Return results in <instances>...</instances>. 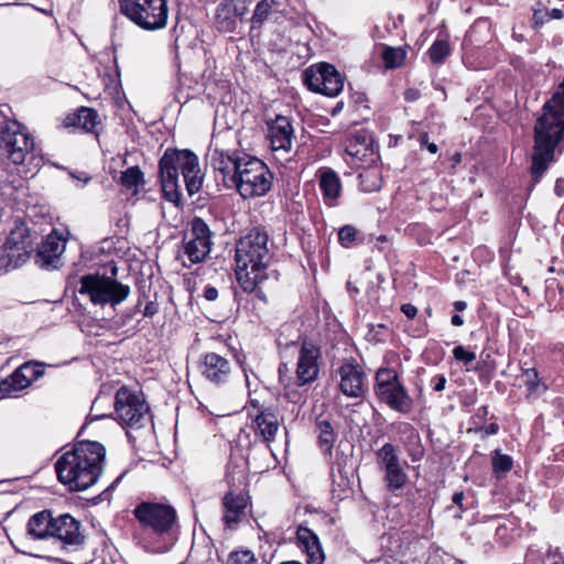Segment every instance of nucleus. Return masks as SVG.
Here are the masks:
<instances>
[{
	"label": "nucleus",
	"mask_w": 564,
	"mask_h": 564,
	"mask_svg": "<svg viewBox=\"0 0 564 564\" xmlns=\"http://www.w3.org/2000/svg\"><path fill=\"white\" fill-rule=\"evenodd\" d=\"M269 236L259 228H252L236 245V278L240 288L247 293L267 302L261 284L268 279V265L271 260Z\"/></svg>",
	"instance_id": "obj_1"
},
{
	"label": "nucleus",
	"mask_w": 564,
	"mask_h": 564,
	"mask_svg": "<svg viewBox=\"0 0 564 564\" xmlns=\"http://www.w3.org/2000/svg\"><path fill=\"white\" fill-rule=\"evenodd\" d=\"M105 457L106 448L99 442H78L56 460L57 478L72 491L86 490L99 479Z\"/></svg>",
	"instance_id": "obj_2"
},
{
	"label": "nucleus",
	"mask_w": 564,
	"mask_h": 564,
	"mask_svg": "<svg viewBox=\"0 0 564 564\" xmlns=\"http://www.w3.org/2000/svg\"><path fill=\"white\" fill-rule=\"evenodd\" d=\"M564 135V80L543 106L534 127L532 174L541 176L553 160L554 150Z\"/></svg>",
	"instance_id": "obj_3"
},
{
	"label": "nucleus",
	"mask_w": 564,
	"mask_h": 564,
	"mask_svg": "<svg viewBox=\"0 0 564 564\" xmlns=\"http://www.w3.org/2000/svg\"><path fill=\"white\" fill-rule=\"evenodd\" d=\"M159 173L163 196L174 204L182 197L180 173L189 196L198 193L203 185L198 156L189 150L167 149L160 159Z\"/></svg>",
	"instance_id": "obj_4"
},
{
	"label": "nucleus",
	"mask_w": 564,
	"mask_h": 564,
	"mask_svg": "<svg viewBox=\"0 0 564 564\" xmlns=\"http://www.w3.org/2000/svg\"><path fill=\"white\" fill-rule=\"evenodd\" d=\"M133 516L141 528L152 535V540L143 541L148 551L165 553L175 544L177 516L171 505L142 501L134 508Z\"/></svg>",
	"instance_id": "obj_5"
},
{
	"label": "nucleus",
	"mask_w": 564,
	"mask_h": 564,
	"mask_svg": "<svg viewBox=\"0 0 564 564\" xmlns=\"http://www.w3.org/2000/svg\"><path fill=\"white\" fill-rule=\"evenodd\" d=\"M271 185L272 174L268 166L261 160L243 153L228 188L235 187L243 198H250L264 195Z\"/></svg>",
	"instance_id": "obj_6"
},
{
	"label": "nucleus",
	"mask_w": 564,
	"mask_h": 564,
	"mask_svg": "<svg viewBox=\"0 0 564 564\" xmlns=\"http://www.w3.org/2000/svg\"><path fill=\"white\" fill-rule=\"evenodd\" d=\"M373 391L381 403L398 413L409 414L413 410L414 401L393 368L381 367L377 370Z\"/></svg>",
	"instance_id": "obj_7"
},
{
	"label": "nucleus",
	"mask_w": 564,
	"mask_h": 564,
	"mask_svg": "<svg viewBox=\"0 0 564 564\" xmlns=\"http://www.w3.org/2000/svg\"><path fill=\"white\" fill-rule=\"evenodd\" d=\"M113 417L122 427L142 429L150 421V406L143 394L121 387L115 397Z\"/></svg>",
	"instance_id": "obj_8"
},
{
	"label": "nucleus",
	"mask_w": 564,
	"mask_h": 564,
	"mask_svg": "<svg viewBox=\"0 0 564 564\" xmlns=\"http://www.w3.org/2000/svg\"><path fill=\"white\" fill-rule=\"evenodd\" d=\"M78 293L87 296L94 305L115 307L123 302L130 294V288L116 279L100 275L86 274L80 278Z\"/></svg>",
	"instance_id": "obj_9"
},
{
	"label": "nucleus",
	"mask_w": 564,
	"mask_h": 564,
	"mask_svg": "<svg viewBox=\"0 0 564 564\" xmlns=\"http://www.w3.org/2000/svg\"><path fill=\"white\" fill-rule=\"evenodd\" d=\"M120 12L143 30L165 28L169 15L167 0H118Z\"/></svg>",
	"instance_id": "obj_10"
},
{
	"label": "nucleus",
	"mask_w": 564,
	"mask_h": 564,
	"mask_svg": "<svg viewBox=\"0 0 564 564\" xmlns=\"http://www.w3.org/2000/svg\"><path fill=\"white\" fill-rule=\"evenodd\" d=\"M0 155L8 158L13 164L36 159L33 139L17 121L0 123Z\"/></svg>",
	"instance_id": "obj_11"
},
{
	"label": "nucleus",
	"mask_w": 564,
	"mask_h": 564,
	"mask_svg": "<svg viewBox=\"0 0 564 564\" xmlns=\"http://www.w3.org/2000/svg\"><path fill=\"white\" fill-rule=\"evenodd\" d=\"M376 462L383 473V482L389 492L397 494L405 487L409 480L405 471L408 463L400 457L393 444H383L376 452Z\"/></svg>",
	"instance_id": "obj_12"
},
{
	"label": "nucleus",
	"mask_w": 564,
	"mask_h": 564,
	"mask_svg": "<svg viewBox=\"0 0 564 564\" xmlns=\"http://www.w3.org/2000/svg\"><path fill=\"white\" fill-rule=\"evenodd\" d=\"M212 231L209 226L200 218L194 217L189 228L183 237V253L191 264L203 262L212 249Z\"/></svg>",
	"instance_id": "obj_13"
},
{
	"label": "nucleus",
	"mask_w": 564,
	"mask_h": 564,
	"mask_svg": "<svg viewBox=\"0 0 564 564\" xmlns=\"http://www.w3.org/2000/svg\"><path fill=\"white\" fill-rule=\"evenodd\" d=\"M303 82L314 93L337 96L344 88V77L330 64L321 63L306 68Z\"/></svg>",
	"instance_id": "obj_14"
},
{
	"label": "nucleus",
	"mask_w": 564,
	"mask_h": 564,
	"mask_svg": "<svg viewBox=\"0 0 564 564\" xmlns=\"http://www.w3.org/2000/svg\"><path fill=\"white\" fill-rule=\"evenodd\" d=\"M31 251L29 229L24 225L17 226L0 250V269L18 268L28 260Z\"/></svg>",
	"instance_id": "obj_15"
},
{
	"label": "nucleus",
	"mask_w": 564,
	"mask_h": 564,
	"mask_svg": "<svg viewBox=\"0 0 564 564\" xmlns=\"http://www.w3.org/2000/svg\"><path fill=\"white\" fill-rule=\"evenodd\" d=\"M51 538L65 551L78 550L85 540L80 522L68 513L54 517Z\"/></svg>",
	"instance_id": "obj_16"
},
{
	"label": "nucleus",
	"mask_w": 564,
	"mask_h": 564,
	"mask_svg": "<svg viewBox=\"0 0 564 564\" xmlns=\"http://www.w3.org/2000/svg\"><path fill=\"white\" fill-rule=\"evenodd\" d=\"M43 362L26 361L0 382V393L3 397H15L44 375Z\"/></svg>",
	"instance_id": "obj_17"
},
{
	"label": "nucleus",
	"mask_w": 564,
	"mask_h": 564,
	"mask_svg": "<svg viewBox=\"0 0 564 564\" xmlns=\"http://www.w3.org/2000/svg\"><path fill=\"white\" fill-rule=\"evenodd\" d=\"M294 129L290 118L276 116L268 121V139L270 147L275 154L285 156L291 152L293 144Z\"/></svg>",
	"instance_id": "obj_18"
},
{
	"label": "nucleus",
	"mask_w": 564,
	"mask_h": 564,
	"mask_svg": "<svg viewBox=\"0 0 564 564\" xmlns=\"http://www.w3.org/2000/svg\"><path fill=\"white\" fill-rule=\"evenodd\" d=\"M198 368L204 379L216 386L228 382L232 369L230 361L216 352L204 354Z\"/></svg>",
	"instance_id": "obj_19"
},
{
	"label": "nucleus",
	"mask_w": 564,
	"mask_h": 564,
	"mask_svg": "<svg viewBox=\"0 0 564 564\" xmlns=\"http://www.w3.org/2000/svg\"><path fill=\"white\" fill-rule=\"evenodd\" d=\"M65 247L66 239L56 230H53L39 247L36 263L44 269H57L62 265V254Z\"/></svg>",
	"instance_id": "obj_20"
},
{
	"label": "nucleus",
	"mask_w": 564,
	"mask_h": 564,
	"mask_svg": "<svg viewBox=\"0 0 564 564\" xmlns=\"http://www.w3.org/2000/svg\"><path fill=\"white\" fill-rule=\"evenodd\" d=\"M345 152L350 158L352 165L372 163L377 159L373 142L366 132H358L345 140Z\"/></svg>",
	"instance_id": "obj_21"
},
{
	"label": "nucleus",
	"mask_w": 564,
	"mask_h": 564,
	"mask_svg": "<svg viewBox=\"0 0 564 564\" xmlns=\"http://www.w3.org/2000/svg\"><path fill=\"white\" fill-rule=\"evenodd\" d=\"M319 348L312 341L304 340L297 360L296 378L300 386L313 382L318 375Z\"/></svg>",
	"instance_id": "obj_22"
},
{
	"label": "nucleus",
	"mask_w": 564,
	"mask_h": 564,
	"mask_svg": "<svg viewBox=\"0 0 564 564\" xmlns=\"http://www.w3.org/2000/svg\"><path fill=\"white\" fill-rule=\"evenodd\" d=\"M248 11L246 0H221L216 8V24L219 31L231 33L237 28V20Z\"/></svg>",
	"instance_id": "obj_23"
},
{
	"label": "nucleus",
	"mask_w": 564,
	"mask_h": 564,
	"mask_svg": "<svg viewBox=\"0 0 564 564\" xmlns=\"http://www.w3.org/2000/svg\"><path fill=\"white\" fill-rule=\"evenodd\" d=\"M338 373L340 376L339 389L345 395L359 398L364 394L365 373L355 360H345L339 367Z\"/></svg>",
	"instance_id": "obj_24"
},
{
	"label": "nucleus",
	"mask_w": 564,
	"mask_h": 564,
	"mask_svg": "<svg viewBox=\"0 0 564 564\" xmlns=\"http://www.w3.org/2000/svg\"><path fill=\"white\" fill-rule=\"evenodd\" d=\"M248 505V498L242 492L229 491L223 499V521L228 529H236Z\"/></svg>",
	"instance_id": "obj_25"
},
{
	"label": "nucleus",
	"mask_w": 564,
	"mask_h": 564,
	"mask_svg": "<svg viewBox=\"0 0 564 564\" xmlns=\"http://www.w3.org/2000/svg\"><path fill=\"white\" fill-rule=\"evenodd\" d=\"M299 546L306 553L307 564H323L325 555L318 536L307 527L300 525L296 530Z\"/></svg>",
	"instance_id": "obj_26"
},
{
	"label": "nucleus",
	"mask_w": 564,
	"mask_h": 564,
	"mask_svg": "<svg viewBox=\"0 0 564 564\" xmlns=\"http://www.w3.org/2000/svg\"><path fill=\"white\" fill-rule=\"evenodd\" d=\"M241 154L242 153H226L217 150L212 154V166L223 175V181L227 187L235 177L238 164H240L241 161Z\"/></svg>",
	"instance_id": "obj_27"
},
{
	"label": "nucleus",
	"mask_w": 564,
	"mask_h": 564,
	"mask_svg": "<svg viewBox=\"0 0 564 564\" xmlns=\"http://www.w3.org/2000/svg\"><path fill=\"white\" fill-rule=\"evenodd\" d=\"M319 188L326 205L335 206L341 193L340 178L336 172L330 169L319 171Z\"/></svg>",
	"instance_id": "obj_28"
},
{
	"label": "nucleus",
	"mask_w": 564,
	"mask_h": 564,
	"mask_svg": "<svg viewBox=\"0 0 564 564\" xmlns=\"http://www.w3.org/2000/svg\"><path fill=\"white\" fill-rule=\"evenodd\" d=\"M54 517L50 510L33 514L28 522V534L35 540L51 538Z\"/></svg>",
	"instance_id": "obj_29"
},
{
	"label": "nucleus",
	"mask_w": 564,
	"mask_h": 564,
	"mask_svg": "<svg viewBox=\"0 0 564 564\" xmlns=\"http://www.w3.org/2000/svg\"><path fill=\"white\" fill-rule=\"evenodd\" d=\"M315 433L321 451L324 454H330L337 438L330 420L326 416L318 415L315 422Z\"/></svg>",
	"instance_id": "obj_30"
},
{
	"label": "nucleus",
	"mask_w": 564,
	"mask_h": 564,
	"mask_svg": "<svg viewBox=\"0 0 564 564\" xmlns=\"http://www.w3.org/2000/svg\"><path fill=\"white\" fill-rule=\"evenodd\" d=\"M256 433L263 441L272 442L279 431V421L273 412L260 411L253 420Z\"/></svg>",
	"instance_id": "obj_31"
},
{
	"label": "nucleus",
	"mask_w": 564,
	"mask_h": 564,
	"mask_svg": "<svg viewBox=\"0 0 564 564\" xmlns=\"http://www.w3.org/2000/svg\"><path fill=\"white\" fill-rule=\"evenodd\" d=\"M98 123V112L87 107L79 108L75 113L69 115L65 120L66 126L80 128L86 132H93Z\"/></svg>",
	"instance_id": "obj_32"
},
{
	"label": "nucleus",
	"mask_w": 564,
	"mask_h": 564,
	"mask_svg": "<svg viewBox=\"0 0 564 564\" xmlns=\"http://www.w3.org/2000/svg\"><path fill=\"white\" fill-rule=\"evenodd\" d=\"M401 430L410 432L406 453L412 462H420L424 457L425 449L421 444L420 435L410 423H402Z\"/></svg>",
	"instance_id": "obj_33"
},
{
	"label": "nucleus",
	"mask_w": 564,
	"mask_h": 564,
	"mask_svg": "<svg viewBox=\"0 0 564 564\" xmlns=\"http://www.w3.org/2000/svg\"><path fill=\"white\" fill-rule=\"evenodd\" d=\"M359 188L364 193H373L381 188L382 178L378 169H366L359 173Z\"/></svg>",
	"instance_id": "obj_34"
},
{
	"label": "nucleus",
	"mask_w": 564,
	"mask_h": 564,
	"mask_svg": "<svg viewBox=\"0 0 564 564\" xmlns=\"http://www.w3.org/2000/svg\"><path fill=\"white\" fill-rule=\"evenodd\" d=\"M521 378L527 388L528 398H539L546 390V387L541 382L539 373L534 368L524 369Z\"/></svg>",
	"instance_id": "obj_35"
},
{
	"label": "nucleus",
	"mask_w": 564,
	"mask_h": 564,
	"mask_svg": "<svg viewBox=\"0 0 564 564\" xmlns=\"http://www.w3.org/2000/svg\"><path fill=\"white\" fill-rule=\"evenodd\" d=\"M451 54V45L447 35L440 34L427 51L433 64H442Z\"/></svg>",
	"instance_id": "obj_36"
},
{
	"label": "nucleus",
	"mask_w": 564,
	"mask_h": 564,
	"mask_svg": "<svg viewBox=\"0 0 564 564\" xmlns=\"http://www.w3.org/2000/svg\"><path fill=\"white\" fill-rule=\"evenodd\" d=\"M120 183L127 189H137L144 183L143 173L138 166H131L121 173Z\"/></svg>",
	"instance_id": "obj_37"
},
{
	"label": "nucleus",
	"mask_w": 564,
	"mask_h": 564,
	"mask_svg": "<svg viewBox=\"0 0 564 564\" xmlns=\"http://www.w3.org/2000/svg\"><path fill=\"white\" fill-rule=\"evenodd\" d=\"M492 470L498 478L511 470L513 460L509 455L501 454L500 451H495L491 459Z\"/></svg>",
	"instance_id": "obj_38"
},
{
	"label": "nucleus",
	"mask_w": 564,
	"mask_h": 564,
	"mask_svg": "<svg viewBox=\"0 0 564 564\" xmlns=\"http://www.w3.org/2000/svg\"><path fill=\"white\" fill-rule=\"evenodd\" d=\"M273 2V0H261L257 3L251 18L252 28H260L268 20Z\"/></svg>",
	"instance_id": "obj_39"
},
{
	"label": "nucleus",
	"mask_w": 564,
	"mask_h": 564,
	"mask_svg": "<svg viewBox=\"0 0 564 564\" xmlns=\"http://www.w3.org/2000/svg\"><path fill=\"white\" fill-rule=\"evenodd\" d=\"M405 52L401 48L386 47L382 53V58L388 68H395L403 64L405 59Z\"/></svg>",
	"instance_id": "obj_40"
},
{
	"label": "nucleus",
	"mask_w": 564,
	"mask_h": 564,
	"mask_svg": "<svg viewBox=\"0 0 564 564\" xmlns=\"http://www.w3.org/2000/svg\"><path fill=\"white\" fill-rule=\"evenodd\" d=\"M228 564H259V562L251 551L238 550L229 554Z\"/></svg>",
	"instance_id": "obj_41"
},
{
	"label": "nucleus",
	"mask_w": 564,
	"mask_h": 564,
	"mask_svg": "<svg viewBox=\"0 0 564 564\" xmlns=\"http://www.w3.org/2000/svg\"><path fill=\"white\" fill-rule=\"evenodd\" d=\"M356 236V228L351 225H345L338 231V241L344 248H351L355 245Z\"/></svg>",
	"instance_id": "obj_42"
},
{
	"label": "nucleus",
	"mask_w": 564,
	"mask_h": 564,
	"mask_svg": "<svg viewBox=\"0 0 564 564\" xmlns=\"http://www.w3.org/2000/svg\"><path fill=\"white\" fill-rule=\"evenodd\" d=\"M453 356L456 360L462 361L465 365H469L476 359L475 352L467 350L463 346H456L453 349Z\"/></svg>",
	"instance_id": "obj_43"
},
{
	"label": "nucleus",
	"mask_w": 564,
	"mask_h": 564,
	"mask_svg": "<svg viewBox=\"0 0 564 564\" xmlns=\"http://www.w3.org/2000/svg\"><path fill=\"white\" fill-rule=\"evenodd\" d=\"M446 377L444 375H436L432 378L431 384L434 391L442 392L446 386Z\"/></svg>",
	"instance_id": "obj_44"
},
{
	"label": "nucleus",
	"mask_w": 564,
	"mask_h": 564,
	"mask_svg": "<svg viewBox=\"0 0 564 564\" xmlns=\"http://www.w3.org/2000/svg\"><path fill=\"white\" fill-rule=\"evenodd\" d=\"M401 312L408 317V318H414L417 314V308L410 304L405 303L401 305Z\"/></svg>",
	"instance_id": "obj_45"
},
{
	"label": "nucleus",
	"mask_w": 564,
	"mask_h": 564,
	"mask_svg": "<svg viewBox=\"0 0 564 564\" xmlns=\"http://www.w3.org/2000/svg\"><path fill=\"white\" fill-rule=\"evenodd\" d=\"M534 23L543 24L544 21L549 20V11L547 10H535L533 14Z\"/></svg>",
	"instance_id": "obj_46"
},
{
	"label": "nucleus",
	"mask_w": 564,
	"mask_h": 564,
	"mask_svg": "<svg viewBox=\"0 0 564 564\" xmlns=\"http://www.w3.org/2000/svg\"><path fill=\"white\" fill-rule=\"evenodd\" d=\"M479 432H481L484 436L495 435L499 432V425L497 423H490L480 427Z\"/></svg>",
	"instance_id": "obj_47"
},
{
	"label": "nucleus",
	"mask_w": 564,
	"mask_h": 564,
	"mask_svg": "<svg viewBox=\"0 0 564 564\" xmlns=\"http://www.w3.org/2000/svg\"><path fill=\"white\" fill-rule=\"evenodd\" d=\"M464 499L465 495L463 491L455 492L452 498L453 503L459 508L460 512L466 510V508L463 505Z\"/></svg>",
	"instance_id": "obj_48"
},
{
	"label": "nucleus",
	"mask_w": 564,
	"mask_h": 564,
	"mask_svg": "<svg viewBox=\"0 0 564 564\" xmlns=\"http://www.w3.org/2000/svg\"><path fill=\"white\" fill-rule=\"evenodd\" d=\"M204 297L210 302L215 301L218 297V290L212 285H207L204 289Z\"/></svg>",
	"instance_id": "obj_49"
},
{
	"label": "nucleus",
	"mask_w": 564,
	"mask_h": 564,
	"mask_svg": "<svg viewBox=\"0 0 564 564\" xmlns=\"http://www.w3.org/2000/svg\"><path fill=\"white\" fill-rule=\"evenodd\" d=\"M404 97L408 101H415L420 98V91L415 88L406 89Z\"/></svg>",
	"instance_id": "obj_50"
},
{
	"label": "nucleus",
	"mask_w": 564,
	"mask_h": 564,
	"mask_svg": "<svg viewBox=\"0 0 564 564\" xmlns=\"http://www.w3.org/2000/svg\"><path fill=\"white\" fill-rule=\"evenodd\" d=\"M451 323L454 326H462L464 324V319L460 315L455 314L452 316Z\"/></svg>",
	"instance_id": "obj_51"
},
{
	"label": "nucleus",
	"mask_w": 564,
	"mask_h": 564,
	"mask_svg": "<svg viewBox=\"0 0 564 564\" xmlns=\"http://www.w3.org/2000/svg\"><path fill=\"white\" fill-rule=\"evenodd\" d=\"M563 17L562 10L560 9H552L549 12V20L550 19H561Z\"/></svg>",
	"instance_id": "obj_52"
},
{
	"label": "nucleus",
	"mask_w": 564,
	"mask_h": 564,
	"mask_svg": "<svg viewBox=\"0 0 564 564\" xmlns=\"http://www.w3.org/2000/svg\"><path fill=\"white\" fill-rule=\"evenodd\" d=\"M487 414H488V406L482 405L481 408L478 409L476 416L479 419H485L487 416Z\"/></svg>",
	"instance_id": "obj_53"
},
{
	"label": "nucleus",
	"mask_w": 564,
	"mask_h": 564,
	"mask_svg": "<svg viewBox=\"0 0 564 564\" xmlns=\"http://www.w3.org/2000/svg\"><path fill=\"white\" fill-rule=\"evenodd\" d=\"M454 307L456 311L462 312L467 307V304L464 301H456L454 302Z\"/></svg>",
	"instance_id": "obj_54"
},
{
	"label": "nucleus",
	"mask_w": 564,
	"mask_h": 564,
	"mask_svg": "<svg viewBox=\"0 0 564 564\" xmlns=\"http://www.w3.org/2000/svg\"><path fill=\"white\" fill-rule=\"evenodd\" d=\"M346 285H347V290H348V292L350 294H358L359 293L358 288L355 286L351 281H348Z\"/></svg>",
	"instance_id": "obj_55"
},
{
	"label": "nucleus",
	"mask_w": 564,
	"mask_h": 564,
	"mask_svg": "<svg viewBox=\"0 0 564 564\" xmlns=\"http://www.w3.org/2000/svg\"><path fill=\"white\" fill-rule=\"evenodd\" d=\"M241 368H242V371H243V375L246 378V384H247V387H250L252 377L249 376L248 370L246 369V367L242 364H241Z\"/></svg>",
	"instance_id": "obj_56"
},
{
	"label": "nucleus",
	"mask_w": 564,
	"mask_h": 564,
	"mask_svg": "<svg viewBox=\"0 0 564 564\" xmlns=\"http://www.w3.org/2000/svg\"><path fill=\"white\" fill-rule=\"evenodd\" d=\"M241 368H242V371H243V375L246 378V384H247V387H250L252 377L249 376L248 370L246 369V367L242 364H241Z\"/></svg>",
	"instance_id": "obj_57"
},
{
	"label": "nucleus",
	"mask_w": 564,
	"mask_h": 564,
	"mask_svg": "<svg viewBox=\"0 0 564 564\" xmlns=\"http://www.w3.org/2000/svg\"><path fill=\"white\" fill-rule=\"evenodd\" d=\"M426 149L429 150L430 153L432 154H435L438 150L437 145L433 142H430L427 145H426Z\"/></svg>",
	"instance_id": "obj_58"
},
{
	"label": "nucleus",
	"mask_w": 564,
	"mask_h": 564,
	"mask_svg": "<svg viewBox=\"0 0 564 564\" xmlns=\"http://www.w3.org/2000/svg\"><path fill=\"white\" fill-rule=\"evenodd\" d=\"M73 177H76L78 178L79 181H82L84 184L88 183L90 177L87 176L86 174L82 173L80 176H76L75 174H72Z\"/></svg>",
	"instance_id": "obj_59"
},
{
	"label": "nucleus",
	"mask_w": 564,
	"mask_h": 564,
	"mask_svg": "<svg viewBox=\"0 0 564 564\" xmlns=\"http://www.w3.org/2000/svg\"><path fill=\"white\" fill-rule=\"evenodd\" d=\"M420 143H421V145H427L430 143L429 142V134L427 133L421 134Z\"/></svg>",
	"instance_id": "obj_60"
},
{
	"label": "nucleus",
	"mask_w": 564,
	"mask_h": 564,
	"mask_svg": "<svg viewBox=\"0 0 564 564\" xmlns=\"http://www.w3.org/2000/svg\"><path fill=\"white\" fill-rule=\"evenodd\" d=\"M368 337L371 340H376V341H380L381 340V338L378 337V333H373V329L369 332Z\"/></svg>",
	"instance_id": "obj_61"
},
{
	"label": "nucleus",
	"mask_w": 564,
	"mask_h": 564,
	"mask_svg": "<svg viewBox=\"0 0 564 564\" xmlns=\"http://www.w3.org/2000/svg\"><path fill=\"white\" fill-rule=\"evenodd\" d=\"M154 314V310L152 308V306L149 304L145 306V310H144V315L145 316H151Z\"/></svg>",
	"instance_id": "obj_62"
},
{
	"label": "nucleus",
	"mask_w": 564,
	"mask_h": 564,
	"mask_svg": "<svg viewBox=\"0 0 564 564\" xmlns=\"http://www.w3.org/2000/svg\"><path fill=\"white\" fill-rule=\"evenodd\" d=\"M280 564H302V563L299 561H286V562L280 563Z\"/></svg>",
	"instance_id": "obj_63"
},
{
	"label": "nucleus",
	"mask_w": 564,
	"mask_h": 564,
	"mask_svg": "<svg viewBox=\"0 0 564 564\" xmlns=\"http://www.w3.org/2000/svg\"><path fill=\"white\" fill-rule=\"evenodd\" d=\"M475 28H476V26H474V28H471V29L469 30V32L467 33V36H466L467 39H471L473 33H474V31H475Z\"/></svg>",
	"instance_id": "obj_64"
}]
</instances>
